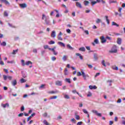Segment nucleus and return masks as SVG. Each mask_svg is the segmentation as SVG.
I'll use <instances>...</instances> for the list:
<instances>
[{
  "mask_svg": "<svg viewBox=\"0 0 125 125\" xmlns=\"http://www.w3.org/2000/svg\"><path fill=\"white\" fill-rule=\"evenodd\" d=\"M42 20H44L45 23V25H47V26L51 25V22L49 20V17L45 16V15L43 14L42 15Z\"/></svg>",
  "mask_w": 125,
  "mask_h": 125,
  "instance_id": "nucleus-1",
  "label": "nucleus"
},
{
  "mask_svg": "<svg viewBox=\"0 0 125 125\" xmlns=\"http://www.w3.org/2000/svg\"><path fill=\"white\" fill-rule=\"evenodd\" d=\"M81 72L82 74V77H83V80L84 81H86V80H88V79L89 78V75H88V74H85L83 69L81 70Z\"/></svg>",
  "mask_w": 125,
  "mask_h": 125,
  "instance_id": "nucleus-2",
  "label": "nucleus"
},
{
  "mask_svg": "<svg viewBox=\"0 0 125 125\" xmlns=\"http://www.w3.org/2000/svg\"><path fill=\"white\" fill-rule=\"evenodd\" d=\"M110 53H117L118 52V49H117V46L116 45H113L111 49L109 50Z\"/></svg>",
  "mask_w": 125,
  "mask_h": 125,
  "instance_id": "nucleus-3",
  "label": "nucleus"
},
{
  "mask_svg": "<svg viewBox=\"0 0 125 125\" xmlns=\"http://www.w3.org/2000/svg\"><path fill=\"white\" fill-rule=\"evenodd\" d=\"M3 78L4 81H6L7 79L9 80V81H11L12 80V76H6L4 75H3Z\"/></svg>",
  "mask_w": 125,
  "mask_h": 125,
  "instance_id": "nucleus-4",
  "label": "nucleus"
},
{
  "mask_svg": "<svg viewBox=\"0 0 125 125\" xmlns=\"http://www.w3.org/2000/svg\"><path fill=\"white\" fill-rule=\"evenodd\" d=\"M92 112L95 115H96V116H98V117H102V114L101 113H98L96 110H92Z\"/></svg>",
  "mask_w": 125,
  "mask_h": 125,
  "instance_id": "nucleus-5",
  "label": "nucleus"
},
{
  "mask_svg": "<svg viewBox=\"0 0 125 125\" xmlns=\"http://www.w3.org/2000/svg\"><path fill=\"white\" fill-rule=\"evenodd\" d=\"M56 85H58L59 86H61L62 85V81H57L55 82Z\"/></svg>",
  "mask_w": 125,
  "mask_h": 125,
  "instance_id": "nucleus-6",
  "label": "nucleus"
},
{
  "mask_svg": "<svg viewBox=\"0 0 125 125\" xmlns=\"http://www.w3.org/2000/svg\"><path fill=\"white\" fill-rule=\"evenodd\" d=\"M101 40L102 43H104V42H107V40L105 39V37L104 36H102L101 37Z\"/></svg>",
  "mask_w": 125,
  "mask_h": 125,
  "instance_id": "nucleus-7",
  "label": "nucleus"
},
{
  "mask_svg": "<svg viewBox=\"0 0 125 125\" xmlns=\"http://www.w3.org/2000/svg\"><path fill=\"white\" fill-rule=\"evenodd\" d=\"M20 6L21 8H26V7H27V4L21 3V4H20Z\"/></svg>",
  "mask_w": 125,
  "mask_h": 125,
  "instance_id": "nucleus-8",
  "label": "nucleus"
},
{
  "mask_svg": "<svg viewBox=\"0 0 125 125\" xmlns=\"http://www.w3.org/2000/svg\"><path fill=\"white\" fill-rule=\"evenodd\" d=\"M51 38H55L56 37V32L55 31H52V33L51 34Z\"/></svg>",
  "mask_w": 125,
  "mask_h": 125,
  "instance_id": "nucleus-9",
  "label": "nucleus"
},
{
  "mask_svg": "<svg viewBox=\"0 0 125 125\" xmlns=\"http://www.w3.org/2000/svg\"><path fill=\"white\" fill-rule=\"evenodd\" d=\"M76 56H79V58H80L81 60H83V56H82L81 54L79 53H76Z\"/></svg>",
  "mask_w": 125,
  "mask_h": 125,
  "instance_id": "nucleus-10",
  "label": "nucleus"
},
{
  "mask_svg": "<svg viewBox=\"0 0 125 125\" xmlns=\"http://www.w3.org/2000/svg\"><path fill=\"white\" fill-rule=\"evenodd\" d=\"M59 92V91H49L48 93L50 94H56L58 93Z\"/></svg>",
  "mask_w": 125,
  "mask_h": 125,
  "instance_id": "nucleus-11",
  "label": "nucleus"
},
{
  "mask_svg": "<svg viewBox=\"0 0 125 125\" xmlns=\"http://www.w3.org/2000/svg\"><path fill=\"white\" fill-rule=\"evenodd\" d=\"M1 106L3 108H6V107H9V104L6 103L5 104H1Z\"/></svg>",
  "mask_w": 125,
  "mask_h": 125,
  "instance_id": "nucleus-12",
  "label": "nucleus"
},
{
  "mask_svg": "<svg viewBox=\"0 0 125 125\" xmlns=\"http://www.w3.org/2000/svg\"><path fill=\"white\" fill-rule=\"evenodd\" d=\"M11 84L12 85H13V86H15V85L17 84V81H16V80H14V81H13L11 82Z\"/></svg>",
  "mask_w": 125,
  "mask_h": 125,
  "instance_id": "nucleus-13",
  "label": "nucleus"
},
{
  "mask_svg": "<svg viewBox=\"0 0 125 125\" xmlns=\"http://www.w3.org/2000/svg\"><path fill=\"white\" fill-rule=\"evenodd\" d=\"M89 88H90V89H96L97 88V87L95 85H89Z\"/></svg>",
  "mask_w": 125,
  "mask_h": 125,
  "instance_id": "nucleus-14",
  "label": "nucleus"
},
{
  "mask_svg": "<svg viewBox=\"0 0 125 125\" xmlns=\"http://www.w3.org/2000/svg\"><path fill=\"white\" fill-rule=\"evenodd\" d=\"M64 75L65 76H68L69 75V72H68V69L67 68H65L64 69Z\"/></svg>",
  "mask_w": 125,
  "mask_h": 125,
  "instance_id": "nucleus-15",
  "label": "nucleus"
},
{
  "mask_svg": "<svg viewBox=\"0 0 125 125\" xmlns=\"http://www.w3.org/2000/svg\"><path fill=\"white\" fill-rule=\"evenodd\" d=\"M117 42L118 44H122V39L121 38H118L117 39Z\"/></svg>",
  "mask_w": 125,
  "mask_h": 125,
  "instance_id": "nucleus-16",
  "label": "nucleus"
},
{
  "mask_svg": "<svg viewBox=\"0 0 125 125\" xmlns=\"http://www.w3.org/2000/svg\"><path fill=\"white\" fill-rule=\"evenodd\" d=\"M76 6L77 7H79V8H82L83 6H82V4L79 2H76Z\"/></svg>",
  "mask_w": 125,
  "mask_h": 125,
  "instance_id": "nucleus-17",
  "label": "nucleus"
},
{
  "mask_svg": "<svg viewBox=\"0 0 125 125\" xmlns=\"http://www.w3.org/2000/svg\"><path fill=\"white\" fill-rule=\"evenodd\" d=\"M0 0L1 1H2V2H4V3H5V4H8V5H9V4H10L9 2H8V1H7V0Z\"/></svg>",
  "mask_w": 125,
  "mask_h": 125,
  "instance_id": "nucleus-18",
  "label": "nucleus"
},
{
  "mask_svg": "<svg viewBox=\"0 0 125 125\" xmlns=\"http://www.w3.org/2000/svg\"><path fill=\"white\" fill-rule=\"evenodd\" d=\"M0 0L1 1H2V2H4V3H5V4H8V5H9V4H10L9 2H8V1H7V0Z\"/></svg>",
  "mask_w": 125,
  "mask_h": 125,
  "instance_id": "nucleus-19",
  "label": "nucleus"
},
{
  "mask_svg": "<svg viewBox=\"0 0 125 125\" xmlns=\"http://www.w3.org/2000/svg\"><path fill=\"white\" fill-rule=\"evenodd\" d=\"M58 44H59V45H60L61 46H63V47H65V46H66V45H65L64 43L62 42H58Z\"/></svg>",
  "mask_w": 125,
  "mask_h": 125,
  "instance_id": "nucleus-20",
  "label": "nucleus"
},
{
  "mask_svg": "<svg viewBox=\"0 0 125 125\" xmlns=\"http://www.w3.org/2000/svg\"><path fill=\"white\" fill-rule=\"evenodd\" d=\"M30 64L31 65H32V64H33V62H31L30 61H27L25 63V65H26V66H29V65H30Z\"/></svg>",
  "mask_w": 125,
  "mask_h": 125,
  "instance_id": "nucleus-21",
  "label": "nucleus"
},
{
  "mask_svg": "<svg viewBox=\"0 0 125 125\" xmlns=\"http://www.w3.org/2000/svg\"><path fill=\"white\" fill-rule=\"evenodd\" d=\"M75 119L77 120H80V116L78 115V113L75 112Z\"/></svg>",
  "mask_w": 125,
  "mask_h": 125,
  "instance_id": "nucleus-22",
  "label": "nucleus"
},
{
  "mask_svg": "<svg viewBox=\"0 0 125 125\" xmlns=\"http://www.w3.org/2000/svg\"><path fill=\"white\" fill-rule=\"evenodd\" d=\"M79 50H80V51H82L83 52L85 51V48H84V47H82L79 49Z\"/></svg>",
  "mask_w": 125,
  "mask_h": 125,
  "instance_id": "nucleus-23",
  "label": "nucleus"
},
{
  "mask_svg": "<svg viewBox=\"0 0 125 125\" xmlns=\"http://www.w3.org/2000/svg\"><path fill=\"white\" fill-rule=\"evenodd\" d=\"M105 20L106 21V22L108 25H109V24H110V20H109L108 16H105Z\"/></svg>",
  "mask_w": 125,
  "mask_h": 125,
  "instance_id": "nucleus-24",
  "label": "nucleus"
},
{
  "mask_svg": "<svg viewBox=\"0 0 125 125\" xmlns=\"http://www.w3.org/2000/svg\"><path fill=\"white\" fill-rule=\"evenodd\" d=\"M83 112L84 114H86L87 115V118H89V114H88V112L86 110H83Z\"/></svg>",
  "mask_w": 125,
  "mask_h": 125,
  "instance_id": "nucleus-25",
  "label": "nucleus"
},
{
  "mask_svg": "<svg viewBox=\"0 0 125 125\" xmlns=\"http://www.w3.org/2000/svg\"><path fill=\"white\" fill-rule=\"evenodd\" d=\"M66 46L67 48H68L69 49H70L71 50H73V49H74V48L72 46H71V45H70V44H67Z\"/></svg>",
  "mask_w": 125,
  "mask_h": 125,
  "instance_id": "nucleus-26",
  "label": "nucleus"
},
{
  "mask_svg": "<svg viewBox=\"0 0 125 125\" xmlns=\"http://www.w3.org/2000/svg\"><path fill=\"white\" fill-rule=\"evenodd\" d=\"M65 82H66V83H71V79L66 78L65 79Z\"/></svg>",
  "mask_w": 125,
  "mask_h": 125,
  "instance_id": "nucleus-27",
  "label": "nucleus"
},
{
  "mask_svg": "<svg viewBox=\"0 0 125 125\" xmlns=\"http://www.w3.org/2000/svg\"><path fill=\"white\" fill-rule=\"evenodd\" d=\"M21 62L22 66H24L26 65V63H25V61H24V60H21Z\"/></svg>",
  "mask_w": 125,
  "mask_h": 125,
  "instance_id": "nucleus-28",
  "label": "nucleus"
},
{
  "mask_svg": "<svg viewBox=\"0 0 125 125\" xmlns=\"http://www.w3.org/2000/svg\"><path fill=\"white\" fill-rule=\"evenodd\" d=\"M0 45H1V46H6V42H3L2 43H0Z\"/></svg>",
  "mask_w": 125,
  "mask_h": 125,
  "instance_id": "nucleus-29",
  "label": "nucleus"
},
{
  "mask_svg": "<svg viewBox=\"0 0 125 125\" xmlns=\"http://www.w3.org/2000/svg\"><path fill=\"white\" fill-rule=\"evenodd\" d=\"M94 42L96 44H98V43H99V41H98V39H95L94 41Z\"/></svg>",
  "mask_w": 125,
  "mask_h": 125,
  "instance_id": "nucleus-30",
  "label": "nucleus"
},
{
  "mask_svg": "<svg viewBox=\"0 0 125 125\" xmlns=\"http://www.w3.org/2000/svg\"><path fill=\"white\" fill-rule=\"evenodd\" d=\"M112 25L113 26H116V27H119V24L116 23L115 21L112 22Z\"/></svg>",
  "mask_w": 125,
  "mask_h": 125,
  "instance_id": "nucleus-31",
  "label": "nucleus"
},
{
  "mask_svg": "<svg viewBox=\"0 0 125 125\" xmlns=\"http://www.w3.org/2000/svg\"><path fill=\"white\" fill-rule=\"evenodd\" d=\"M67 56H63V57L62 58V60H63V61H66V60H67Z\"/></svg>",
  "mask_w": 125,
  "mask_h": 125,
  "instance_id": "nucleus-32",
  "label": "nucleus"
},
{
  "mask_svg": "<svg viewBox=\"0 0 125 125\" xmlns=\"http://www.w3.org/2000/svg\"><path fill=\"white\" fill-rule=\"evenodd\" d=\"M54 43H55V42L54 41H51L48 42L49 44H54Z\"/></svg>",
  "mask_w": 125,
  "mask_h": 125,
  "instance_id": "nucleus-33",
  "label": "nucleus"
},
{
  "mask_svg": "<svg viewBox=\"0 0 125 125\" xmlns=\"http://www.w3.org/2000/svg\"><path fill=\"white\" fill-rule=\"evenodd\" d=\"M94 59H95L96 60H97V59H98V55H97V54H94Z\"/></svg>",
  "mask_w": 125,
  "mask_h": 125,
  "instance_id": "nucleus-34",
  "label": "nucleus"
},
{
  "mask_svg": "<svg viewBox=\"0 0 125 125\" xmlns=\"http://www.w3.org/2000/svg\"><path fill=\"white\" fill-rule=\"evenodd\" d=\"M64 97L65 99H70V97L68 95H64Z\"/></svg>",
  "mask_w": 125,
  "mask_h": 125,
  "instance_id": "nucleus-35",
  "label": "nucleus"
},
{
  "mask_svg": "<svg viewBox=\"0 0 125 125\" xmlns=\"http://www.w3.org/2000/svg\"><path fill=\"white\" fill-rule=\"evenodd\" d=\"M102 64L103 66H104V67H106V64L105 63V61L103 60L102 61Z\"/></svg>",
  "mask_w": 125,
  "mask_h": 125,
  "instance_id": "nucleus-36",
  "label": "nucleus"
},
{
  "mask_svg": "<svg viewBox=\"0 0 125 125\" xmlns=\"http://www.w3.org/2000/svg\"><path fill=\"white\" fill-rule=\"evenodd\" d=\"M96 3H97L96 1H93L91 2V4H92V6H93V5H94V4H96Z\"/></svg>",
  "mask_w": 125,
  "mask_h": 125,
  "instance_id": "nucleus-37",
  "label": "nucleus"
},
{
  "mask_svg": "<svg viewBox=\"0 0 125 125\" xmlns=\"http://www.w3.org/2000/svg\"><path fill=\"white\" fill-rule=\"evenodd\" d=\"M17 52H18V49L17 50H14L12 53V54H16V53H17Z\"/></svg>",
  "mask_w": 125,
  "mask_h": 125,
  "instance_id": "nucleus-38",
  "label": "nucleus"
},
{
  "mask_svg": "<svg viewBox=\"0 0 125 125\" xmlns=\"http://www.w3.org/2000/svg\"><path fill=\"white\" fill-rule=\"evenodd\" d=\"M87 96L88 97H90L92 96V94L91 93V92H88V94L87 95Z\"/></svg>",
  "mask_w": 125,
  "mask_h": 125,
  "instance_id": "nucleus-39",
  "label": "nucleus"
},
{
  "mask_svg": "<svg viewBox=\"0 0 125 125\" xmlns=\"http://www.w3.org/2000/svg\"><path fill=\"white\" fill-rule=\"evenodd\" d=\"M4 16H5L6 17H7V16H8V13H7V12H6V11L4 12Z\"/></svg>",
  "mask_w": 125,
  "mask_h": 125,
  "instance_id": "nucleus-40",
  "label": "nucleus"
},
{
  "mask_svg": "<svg viewBox=\"0 0 125 125\" xmlns=\"http://www.w3.org/2000/svg\"><path fill=\"white\" fill-rule=\"evenodd\" d=\"M96 22L97 24H99V23H100V22H101V20L99 19H97Z\"/></svg>",
  "mask_w": 125,
  "mask_h": 125,
  "instance_id": "nucleus-41",
  "label": "nucleus"
},
{
  "mask_svg": "<svg viewBox=\"0 0 125 125\" xmlns=\"http://www.w3.org/2000/svg\"><path fill=\"white\" fill-rule=\"evenodd\" d=\"M88 3H89V1L86 0L84 1V5H87Z\"/></svg>",
  "mask_w": 125,
  "mask_h": 125,
  "instance_id": "nucleus-42",
  "label": "nucleus"
},
{
  "mask_svg": "<svg viewBox=\"0 0 125 125\" xmlns=\"http://www.w3.org/2000/svg\"><path fill=\"white\" fill-rule=\"evenodd\" d=\"M58 40H59V41H63V39H62V37L60 36H58Z\"/></svg>",
  "mask_w": 125,
  "mask_h": 125,
  "instance_id": "nucleus-43",
  "label": "nucleus"
},
{
  "mask_svg": "<svg viewBox=\"0 0 125 125\" xmlns=\"http://www.w3.org/2000/svg\"><path fill=\"white\" fill-rule=\"evenodd\" d=\"M20 82L21 83H25L26 81L25 80V79L22 78Z\"/></svg>",
  "mask_w": 125,
  "mask_h": 125,
  "instance_id": "nucleus-44",
  "label": "nucleus"
},
{
  "mask_svg": "<svg viewBox=\"0 0 125 125\" xmlns=\"http://www.w3.org/2000/svg\"><path fill=\"white\" fill-rule=\"evenodd\" d=\"M112 69L113 70H116V71H118V70H119V67H118L117 66H115V67L113 66Z\"/></svg>",
  "mask_w": 125,
  "mask_h": 125,
  "instance_id": "nucleus-45",
  "label": "nucleus"
},
{
  "mask_svg": "<svg viewBox=\"0 0 125 125\" xmlns=\"http://www.w3.org/2000/svg\"><path fill=\"white\" fill-rule=\"evenodd\" d=\"M43 117H47L48 118H49V116H47V113L45 112L43 114Z\"/></svg>",
  "mask_w": 125,
  "mask_h": 125,
  "instance_id": "nucleus-46",
  "label": "nucleus"
},
{
  "mask_svg": "<svg viewBox=\"0 0 125 125\" xmlns=\"http://www.w3.org/2000/svg\"><path fill=\"white\" fill-rule=\"evenodd\" d=\"M44 49H47V48H49L48 45H45L43 46Z\"/></svg>",
  "mask_w": 125,
  "mask_h": 125,
  "instance_id": "nucleus-47",
  "label": "nucleus"
},
{
  "mask_svg": "<svg viewBox=\"0 0 125 125\" xmlns=\"http://www.w3.org/2000/svg\"><path fill=\"white\" fill-rule=\"evenodd\" d=\"M44 86H45V84H42V85L39 87V88H40V89L44 88Z\"/></svg>",
  "mask_w": 125,
  "mask_h": 125,
  "instance_id": "nucleus-48",
  "label": "nucleus"
},
{
  "mask_svg": "<svg viewBox=\"0 0 125 125\" xmlns=\"http://www.w3.org/2000/svg\"><path fill=\"white\" fill-rule=\"evenodd\" d=\"M56 98H57V96H53V97H51L50 99H56Z\"/></svg>",
  "mask_w": 125,
  "mask_h": 125,
  "instance_id": "nucleus-49",
  "label": "nucleus"
},
{
  "mask_svg": "<svg viewBox=\"0 0 125 125\" xmlns=\"http://www.w3.org/2000/svg\"><path fill=\"white\" fill-rule=\"evenodd\" d=\"M77 76H78V77H80V76H83V73H81V72H78L77 73Z\"/></svg>",
  "mask_w": 125,
  "mask_h": 125,
  "instance_id": "nucleus-50",
  "label": "nucleus"
},
{
  "mask_svg": "<svg viewBox=\"0 0 125 125\" xmlns=\"http://www.w3.org/2000/svg\"><path fill=\"white\" fill-rule=\"evenodd\" d=\"M66 32L67 33V34H71V30H70V29H66Z\"/></svg>",
  "mask_w": 125,
  "mask_h": 125,
  "instance_id": "nucleus-51",
  "label": "nucleus"
},
{
  "mask_svg": "<svg viewBox=\"0 0 125 125\" xmlns=\"http://www.w3.org/2000/svg\"><path fill=\"white\" fill-rule=\"evenodd\" d=\"M7 63H10V64H13V63H15V62H14V61H8Z\"/></svg>",
  "mask_w": 125,
  "mask_h": 125,
  "instance_id": "nucleus-52",
  "label": "nucleus"
},
{
  "mask_svg": "<svg viewBox=\"0 0 125 125\" xmlns=\"http://www.w3.org/2000/svg\"><path fill=\"white\" fill-rule=\"evenodd\" d=\"M87 65L90 69H92V68H93V66L91 64H87Z\"/></svg>",
  "mask_w": 125,
  "mask_h": 125,
  "instance_id": "nucleus-53",
  "label": "nucleus"
},
{
  "mask_svg": "<svg viewBox=\"0 0 125 125\" xmlns=\"http://www.w3.org/2000/svg\"><path fill=\"white\" fill-rule=\"evenodd\" d=\"M116 2H117L116 1H114V0H109V3H115Z\"/></svg>",
  "mask_w": 125,
  "mask_h": 125,
  "instance_id": "nucleus-54",
  "label": "nucleus"
},
{
  "mask_svg": "<svg viewBox=\"0 0 125 125\" xmlns=\"http://www.w3.org/2000/svg\"><path fill=\"white\" fill-rule=\"evenodd\" d=\"M51 60L52 61H55V60H56V58L55 57H52Z\"/></svg>",
  "mask_w": 125,
  "mask_h": 125,
  "instance_id": "nucleus-55",
  "label": "nucleus"
},
{
  "mask_svg": "<svg viewBox=\"0 0 125 125\" xmlns=\"http://www.w3.org/2000/svg\"><path fill=\"white\" fill-rule=\"evenodd\" d=\"M23 116H24V113H21L18 115V117H22Z\"/></svg>",
  "mask_w": 125,
  "mask_h": 125,
  "instance_id": "nucleus-56",
  "label": "nucleus"
},
{
  "mask_svg": "<svg viewBox=\"0 0 125 125\" xmlns=\"http://www.w3.org/2000/svg\"><path fill=\"white\" fill-rule=\"evenodd\" d=\"M84 33L86 34V35H89V32L88 31V30H84Z\"/></svg>",
  "mask_w": 125,
  "mask_h": 125,
  "instance_id": "nucleus-57",
  "label": "nucleus"
},
{
  "mask_svg": "<svg viewBox=\"0 0 125 125\" xmlns=\"http://www.w3.org/2000/svg\"><path fill=\"white\" fill-rule=\"evenodd\" d=\"M33 52L34 53H38V50L37 49H34Z\"/></svg>",
  "mask_w": 125,
  "mask_h": 125,
  "instance_id": "nucleus-58",
  "label": "nucleus"
},
{
  "mask_svg": "<svg viewBox=\"0 0 125 125\" xmlns=\"http://www.w3.org/2000/svg\"><path fill=\"white\" fill-rule=\"evenodd\" d=\"M72 93H74V94L77 93V94H78V93H79V92H77V90H72Z\"/></svg>",
  "mask_w": 125,
  "mask_h": 125,
  "instance_id": "nucleus-59",
  "label": "nucleus"
},
{
  "mask_svg": "<svg viewBox=\"0 0 125 125\" xmlns=\"http://www.w3.org/2000/svg\"><path fill=\"white\" fill-rule=\"evenodd\" d=\"M53 54L54 55H57V54H58V52H56L55 50L53 52Z\"/></svg>",
  "mask_w": 125,
  "mask_h": 125,
  "instance_id": "nucleus-60",
  "label": "nucleus"
},
{
  "mask_svg": "<svg viewBox=\"0 0 125 125\" xmlns=\"http://www.w3.org/2000/svg\"><path fill=\"white\" fill-rule=\"evenodd\" d=\"M48 49L49 50H51V51H53V52L55 50L54 49H53V48H48Z\"/></svg>",
  "mask_w": 125,
  "mask_h": 125,
  "instance_id": "nucleus-61",
  "label": "nucleus"
},
{
  "mask_svg": "<svg viewBox=\"0 0 125 125\" xmlns=\"http://www.w3.org/2000/svg\"><path fill=\"white\" fill-rule=\"evenodd\" d=\"M14 40H15V41H18V40H19V37H15Z\"/></svg>",
  "mask_w": 125,
  "mask_h": 125,
  "instance_id": "nucleus-62",
  "label": "nucleus"
},
{
  "mask_svg": "<svg viewBox=\"0 0 125 125\" xmlns=\"http://www.w3.org/2000/svg\"><path fill=\"white\" fill-rule=\"evenodd\" d=\"M83 125L82 122H79L77 123V125Z\"/></svg>",
  "mask_w": 125,
  "mask_h": 125,
  "instance_id": "nucleus-63",
  "label": "nucleus"
},
{
  "mask_svg": "<svg viewBox=\"0 0 125 125\" xmlns=\"http://www.w3.org/2000/svg\"><path fill=\"white\" fill-rule=\"evenodd\" d=\"M113 124H114V122L112 121H109V125H113Z\"/></svg>",
  "mask_w": 125,
  "mask_h": 125,
  "instance_id": "nucleus-64",
  "label": "nucleus"
}]
</instances>
